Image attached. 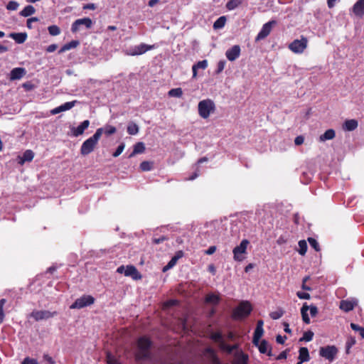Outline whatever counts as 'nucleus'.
<instances>
[{"label":"nucleus","instance_id":"45","mask_svg":"<svg viewBox=\"0 0 364 364\" xmlns=\"http://www.w3.org/2000/svg\"><path fill=\"white\" fill-rule=\"evenodd\" d=\"M6 300L5 299H0V323L3 322L4 318V313L3 310V307L6 304Z\"/></svg>","mask_w":364,"mask_h":364},{"label":"nucleus","instance_id":"44","mask_svg":"<svg viewBox=\"0 0 364 364\" xmlns=\"http://www.w3.org/2000/svg\"><path fill=\"white\" fill-rule=\"evenodd\" d=\"M176 259L173 257L168 262V263L163 267V272H166L173 267L176 265Z\"/></svg>","mask_w":364,"mask_h":364},{"label":"nucleus","instance_id":"60","mask_svg":"<svg viewBox=\"0 0 364 364\" xmlns=\"http://www.w3.org/2000/svg\"><path fill=\"white\" fill-rule=\"evenodd\" d=\"M289 350H285L284 351H282L277 357V360H282V359H286L287 357V352H288Z\"/></svg>","mask_w":364,"mask_h":364},{"label":"nucleus","instance_id":"53","mask_svg":"<svg viewBox=\"0 0 364 364\" xmlns=\"http://www.w3.org/2000/svg\"><path fill=\"white\" fill-rule=\"evenodd\" d=\"M296 295L301 299H309L311 298L310 294L306 292L298 291Z\"/></svg>","mask_w":364,"mask_h":364},{"label":"nucleus","instance_id":"49","mask_svg":"<svg viewBox=\"0 0 364 364\" xmlns=\"http://www.w3.org/2000/svg\"><path fill=\"white\" fill-rule=\"evenodd\" d=\"M308 241H309V242L310 245H311V247H313L316 251H317V252H318V251H319V250H320L319 245H318V242H317L315 239H314V238H312V237H309V238L308 239Z\"/></svg>","mask_w":364,"mask_h":364},{"label":"nucleus","instance_id":"29","mask_svg":"<svg viewBox=\"0 0 364 364\" xmlns=\"http://www.w3.org/2000/svg\"><path fill=\"white\" fill-rule=\"evenodd\" d=\"M35 12V8L31 5H28L20 12V15L24 17H27L31 16Z\"/></svg>","mask_w":364,"mask_h":364},{"label":"nucleus","instance_id":"6","mask_svg":"<svg viewBox=\"0 0 364 364\" xmlns=\"http://www.w3.org/2000/svg\"><path fill=\"white\" fill-rule=\"evenodd\" d=\"M95 299L90 295H84L75 300V301L70 306V309H82L85 306L92 304Z\"/></svg>","mask_w":364,"mask_h":364},{"label":"nucleus","instance_id":"2","mask_svg":"<svg viewBox=\"0 0 364 364\" xmlns=\"http://www.w3.org/2000/svg\"><path fill=\"white\" fill-rule=\"evenodd\" d=\"M151 342L146 337L139 338L137 342L138 350L135 355L137 360L148 359L151 357L149 351Z\"/></svg>","mask_w":364,"mask_h":364},{"label":"nucleus","instance_id":"32","mask_svg":"<svg viewBox=\"0 0 364 364\" xmlns=\"http://www.w3.org/2000/svg\"><path fill=\"white\" fill-rule=\"evenodd\" d=\"M127 132L131 135H135L139 132V127L134 122H129L127 126Z\"/></svg>","mask_w":364,"mask_h":364},{"label":"nucleus","instance_id":"11","mask_svg":"<svg viewBox=\"0 0 364 364\" xmlns=\"http://www.w3.org/2000/svg\"><path fill=\"white\" fill-rule=\"evenodd\" d=\"M277 22L275 21H270L265 23L258 35L256 37V41H259L260 40H262L265 38L271 32L272 26L275 25Z\"/></svg>","mask_w":364,"mask_h":364},{"label":"nucleus","instance_id":"8","mask_svg":"<svg viewBox=\"0 0 364 364\" xmlns=\"http://www.w3.org/2000/svg\"><path fill=\"white\" fill-rule=\"evenodd\" d=\"M57 315L56 311H50L47 310L42 311H33L30 314V317L35 319L36 321L41 320H47Z\"/></svg>","mask_w":364,"mask_h":364},{"label":"nucleus","instance_id":"28","mask_svg":"<svg viewBox=\"0 0 364 364\" xmlns=\"http://www.w3.org/2000/svg\"><path fill=\"white\" fill-rule=\"evenodd\" d=\"M335 137V132L333 129H328L327 131H326L324 132V134H323L322 135L320 136V141H324L326 140H330V139H332Z\"/></svg>","mask_w":364,"mask_h":364},{"label":"nucleus","instance_id":"25","mask_svg":"<svg viewBox=\"0 0 364 364\" xmlns=\"http://www.w3.org/2000/svg\"><path fill=\"white\" fill-rule=\"evenodd\" d=\"M144 150H145L144 144L143 142H137L134 146V150L132 152V154L129 156V158L133 157L136 154H141L144 151Z\"/></svg>","mask_w":364,"mask_h":364},{"label":"nucleus","instance_id":"54","mask_svg":"<svg viewBox=\"0 0 364 364\" xmlns=\"http://www.w3.org/2000/svg\"><path fill=\"white\" fill-rule=\"evenodd\" d=\"M309 310H310V314L312 317H315L318 314V308L314 305L309 306Z\"/></svg>","mask_w":364,"mask_h":364},{"label":"nucleus","instance_id":"47","mask_svg":"<svg viewBox=\"0 0 364 364\" xmlns=\"http://www.w3.org/2000/svg\"><path fill=\"white\" fill-rule=\"evenodd\" d=\"M284 314V311L282 310V309H279L278 311H273L270 314V317L272 318V319H278L279 318H281Z\"/></svg>","mask_w":364,"mask_h":364},{"label":"nucleus","instance_id":"15","mask_svg":"<svg viewBox=\"0 0 364 364\" xmlns=\"http://www.w3.org/2000/svg\"><path fill=\"white\" fill-rule=\"evenodd\" d=\"M353 14L359 17L364 16V0H358L352 8Z\"/></svg>","mask_w":364,"mask_h":364},{"label":"nucleus","instance_id":"21","mask_svg":"<svg viewBox=\"0 0 364 364\" xmlns=\"http://www.w3.org/2000/svg\"><path fill=\"white\" fill-rule=\"evenodd\" d=\"M80 45V42L76 40L71 41L70 43L65 44L58 51L59 53H64L73 48H75Z\"/></svg>","mask_w":364,"mask_h":364},{"label":"nucleus","instance_id":"18","mask_svg":"<svg viewBox=\"0 0 364 364\" xmlns=\"http://www.w3.org/2000/svg\"><path fill=\"white\" fill-rule=\"evenodd\" d=\"M90 121H83L77 128H72V132L73 136H78L83 134L84 131L89 127Z\"/></svg>","mask_w":364,"mask_h":364},{"label":"nucleus","instance_id":"20","mask_svg":"<svg viewBox=\"0 0 364 364\" xmlns=\"http://www.w3.org/2000/svg\"><path fill=\"white\" fill-rule=\"evenodd\" d=\"M9 36L18 44L23 43L27 39L26 33H11Z\"/></svg>","mask_w":364,"mask_h":364},{"label":"nucleus","instance_id":"3","mask_svg":"<svg viewBox=\"0 0 364 364\" xmlns=\"http://www.w3.org/2000/svg\"><path fill=\"white\" fill-rule=\"evenodd\" d=\"M215 108V106L213 100L210 99L202 100L198 103L199 115L203 119H207L210 113L214 112Z\"/></svg>","mask_w":364,"mask_h":364},{"label":"nucleus","instance_id":"22","mask_svg":"<svg viewBox=\"0 0 364 364\" xmlns=\"http://www.w3.org/2000/svg\"><path fill=\"white\" fill-rule=\"evenodd\" d=\"M299 359L301 360V362H307L310 360V356L309 353V350L306 347H301L299 350Z\"/></svg>","mask_w":364,"mask_h":364},{"label":"nucleus","instance_id":"57","mask_svg":"<svg viewBox=\"0 0 364 364\" xmlns=\"http://www.w3.org/2000/svg\"><path fill=\"white\" fill-rule=\"evenodd\" d=\"M80 24L77 22V19L72 24L71 31L73 33H76L79 30Z\"/></svg>","mask_w":364,"mask_h":364},{"label":"nucleus","instance_id":"27","mask_svg":"<svg viewBox=\"0 0 364 364\" xmlns=\"http://www.w3.org/2000/svg\"><path fill=\"white\" fill-rule=\"evenodd\" d=\"M264 333V329L257 328L255 330L252 343L254 345H258V342Z\"/></svg>","mask_w":364,"mask_h":364},{"label":"nucleus","instance_id":"52","mask_svg":"<svg viewBox=\"0 0 364 364\" xmlns=\"http://www.w3.org/2000/svg\"><path fill=\"white\" fill-rule=\"evenodd\" d=\"M21 364H38V362L36 359L26 357L23 359Z\"/></svg>","mask_w":364,"mask_h":364},{"label":"nucleus","instance_id":"10","mask_svg":"<svg viewBox=\"0 0 364 364\" xmlns=\"http://www.w3.org/2000/svg\"><path fill=\"white\" fill-rule=\"evenodd\" d=\"M152 46H148L144 43L136 46L133 48H129L125 51V53L128 55H141L146 53L147 50L151 49Z\"/></svg>","mask_w":364,"mask_h":364},{"label":"nucleus","instance_id":"64","mask_svg":"<svg viewBox=\"0 0 364 364\" xmlns=\"http://www.w3.org/2000/svg\"><path fill=\"white\" fill-rule=\"evenodd\" d=\"M96 9V5L95 4H88L83 6V9H90L95 10Z\"/></svg>","mask_w":364,"mask_h":364},{"label":"nucleus","instance_id":"41","mask_svg":"<svg viewBox=\"0 0 364 364\" xmlns=\"http://www.w3.org/2000/svg\"><path fill=\"white\" fill-rule=\"evenodd\" d=\"M211 338L215 341L219 343V346L221 345L222 343L224 342V340L223 338V336L220 333L216 332L213 333L211 335Z\"/></svg>","mask_w":364,"mask_h":364},{"label":"nucleus","instance_id":"40","mask_svg":"<svg viewBox=\"0 0 364 364\" xmlns=\"http://www.w3.org/2000/svg\"><path fill=\"white\" fill-rule=\"evenodd\" d=\"M48 30L51 36H58L60 33V28L55 25L48 26Z\"/></svg>","mask_w":364,"mask_h":364},{"label":"nucleus","instance_id":"59","mask_svg":"<svg viewBox=\"0 0 364 364\" xmlns=\"http://www.w3.org/2000/svg\"><path fill=\"white\" fill-rule=\"evenodd\" d=\"M304 139L302 136H298L294 139V143L296 145H301L304 143Z\"/></svg>","mask_w":364,"mask_h":364},{"label":"nucleus","instance_id":"9","mask_svg":"<svg viewBox=\"0 0 364 364\" xmlns=\"http://www.w3.org/2000/svg\"><path fill=\"white\" fill-rule=\"evenodd\" d=\"M249 241L247 240H243L240 242V245L235 247L233 249L234 259L237 261H242L243 259L242 254L246 252L247 245Z\"/></svg>","mask_w":364,"mask_h":364},{"label":"nucleus","instance_id":"5","mask_svg":"<svg viewBox=\"0 0 364 364\" xmlns=\"http://www.w3.org/2000/svg\"><path fill=\"white\" fill-rule=\"evenodd\" d=\"M308 40L306 37L301 36L300 40H294L289 45V48L295 53H301L306 48Z\"/></svg>","mask_w":364,"mask_h":364},{"label":"nucleus","instance_id":"7","mask_svg":"<svg viewBox=\"0 0 364 364\" xmlns=\"http://www.w3.org/2000/svg\"><path fill=\"white\" fill-rule=\"evenodd\" d=\"M338 353V350L334 346H328L326 347H321L319 350V354L321 356L332 362L336 355Z\"/></svg>","mask_w":364,"mask_h":364},{"label":"nucleus","instance_id":"37","mask_svg":"<svg viewBox=\"0 0 364 364\" xmlns=\"http://www.w3.org/2000/svg\"><path fill=\"white\" fill-rule=\"evenodd\" d=\"M77 22L80 23V26L84 25L87 28H90L92 26V21L90 18H84L77 19Z\"/></svg>","mask_w":364,"mask_h":364},{"label":"nucleus","instance_id":"24","mask_svg":"<svg viewBox=\"0 0 364 364\" xmlns=\"http://www.w3.org/2000/svg\"><path fill=\"white\" fill-rule=\"evenodd\" d=\"M34 157V153L31 150H26L23 156L20 158L19 164L23 165L26 161H31Z\"/></svg>","mask_w":364,"mask_h":364},{"label":"nucleus","instance_id":"62","mask_svg":"<svg viewBox=\"0 0 364 364\" xmlns=\"http://www.w3.org/2000/svg\"><path fill=\"white\" fill-rule=\"evenodd\" d=\"M58 48V46L56 44H51L48 46L46 48V51L48 53L54 52Z\"/></svg>","mask_w":364,"mask_h":364},{"label":"nucleus","instance_id":"1","mask_svg":"<svg viewBox=\"0 0 364 364\" xmlns=\"http://www.w3.org/2000/svg\"><path fill=\"white\" fill-rule=\"evenodd\" d=\"M102 134V129H97L93 136L85 140L80 148L81 154L86 156L93 151Z\"/></svg>","mask_w":364,"mask_h":364},{"label":"nucleus","instance_id":"46","mask_svg":"<svg viewBox=\"0 0 364 364\" xmlns=\"http://www.w3.org/2000/svg\"><path fill=\"white\" fill-rule=\"evenodd\" d=\"M18 6L19 4L18 2L15 1H11L6 5V9L10 11H16L18 9Z\"/></svg>","mask_w":364,"mask_h":364},{"label":"nucleus","instance_id":"30","mask_svg":"<svg viewBox=\"0 0 364 364\" xmlns=\"http://www.w3.org/2000/svg\"><path fill=\"white\" fill-rule=\"evenodd\" d=\"M345 129L348 131H353L358 127V122L355 119L346 120L345 124Z\"/></svg>","mask_w":364,"mask_h":364},{"label":"nucleus","instance_id":"51","mask_svg":"<svg viewBox=\"0 0 364 364\" xmlns=\"http://www.w3.org/2000/svg\"><path fill=\"white\" fill-rule=\"evenodd\" d=\"M107 364H119L115 358L109 353L107 354Z\"/></svg>","mask_w":364,"mask_h":364},{"label":"nucleus","instance_id":"16","mask_svg":"<svg viewBox=\"0 0 364 364\" xmlns=\"http://www.w3.org/2000/svg\"><path fill=\"white\" fill-rule=\"evenodd\" d=\"M26 70L23 68H14L10 73V80H20L26 75Z\"/></svg>","mask_w":364,"mask_h":364},{"label":"nucleus","instance_id":"19","mask_svg":"<svg viewBox=\"0 0 364 364\" xmlns=\"http://www.w3.org/2000/svg\"><path fill=\"white\" fill-rule=\"evenodd\" d=\"M357 300H342L340 303V309L346 312H348L353 309L354 306L357 305Z\"/></svg>","mask_w":364,"mask_h":364},{"label":"nucleus","instance_id":"31","mask_svg":"<svg viewBox=\"0 0 364 364\" xmlns=\"http://www.w3.org/2000/svg\"><path fill=\"white\" fill-rule=\"evenodd\" d=\"M226 22L225 16L219 17L213 23L214 29H220L224 27Z\"/></svg>","mask_w":364,"mask_h":364},{"label":"nucleus","instance_id":"12","mask_svg":"<svg viewBox=\"0 0 364 364\" xmlns=\"http://www.w3.org/2000/svg\"><path fill=\"white\" fill-rule=\"evenodd\" d=\"M240 47L237 45L232 46L231 48L228 49L225 53V55L230 61H234L235 60H236L240 56Z\"/></svg>","mask_w":364,"mask_h":364},{"label":"nucleus","instance_id":"23","mask_svg":"<svg viewBox=\"0 0 364 364\" xmlns=\"http://www.w3.org/2000/svg\"><path fill=\"white\" fill-rule=\"evenodd\" d=\"M208 66V61L206 60H203L198 62L196 64L193 65V77H196L197 75V70L198 69H205Z\"/></svg>","mask_w":364,"mask_h":364},{"label":"nucleus","instance_id":"61","mask_svg":"<svg viewBox=\"0 0 364 364\" xmlns=\"http://www.w3.org/2000/svg\"><path fill=\"white\" fill-rule=\"evenodd\" d=\"M287 339V336H282L280 335H278L276 338V341L278 343L284 344L285 342V340Z\"/></svg>","mask_w":364,"mask_h":364},{"label":"nucleus","instance_id":"33","mask_svg":"<svg viewBox=\"0 0 364 364\" xmlns=\"http://www.w3.org/2000/svg\"><path fill=\"white\" fill-rule=\"evenodd\" d=\"M205 301H206V302L210 303V304H217L220 301V298H219V296H218L216 294H210L207 295V296L205 298Z\"/></svg>","mask_w":364,"mask_h":364},{"label":"nucleus","instance_id":"55","mask_svg":"<svg viewBox=\"0 0 364 364\" xmlns=\"http://www.w3.org/2000/svg\"><path fill=\"white\" fill-rule=\"evenodd\" d=\"M225 65V61H224V60L219 61L218 63L216 73L218 74V73H221L223 70Z\"/></svg>","mask_w":364,"mask_h":364},{"label":"nucleus","instance_id":"58","mask_svg":"<svg viewBox=\"0 0 364 364\" xmlns=\"http://www.w3.org/2000/svg\"><path fill=\"white\" fill-rule=\"evenodd\" d=\"M355 343H356V341L354 337H349L348 338L346 346H347L348 347H352L353 346H354L355 344Z\"/></svg>","mask_w":364,"mask_h":364},{"label":"nucleus","instance_id":"13","mask_svg":"<svg viewBox=\"0 0 364 364\" xmlns=\"http://www.w3.org/2000/svg\"><path fill=\"white\" fill-rule=\"evenodd\" d=\"M77 101L76 100H74V101H72V102H65L64 103L63 105L52 109L50 111V113L52 114H57L61 112H64V111H67V110H69L71 108H73L75 105L76 104Z\"/></svg>","mask_w":364,"mask_h":364},{"label":"nucleus","instance_id":"34","mask_svg":"<svg viewBox=\"0 0 364 364\" xmlns=\"http://www.w3.org/2000/svg\"><path fill=\"white\" fill-rule=\"evenodd\" d=\"M236 360L238 364H247L248 356L242 352L239 353L236 355Z\"/></svg>","mask_w":364,"mask_h":364},{"label":"nucleus","instance_id":"63","mask_svg":"<svg viewBox=\"0 0 364 364\" xmlns=\"http://www.w3.org/2000/svg\"><path fill=\"white\" fill-rule=\"evenodd\" d=\"M216 251L215 246H210L207 250H205V254L210 255H213Z\"/></svg>","mask_w":364,"mask_h":364},{"label":"nucleus","instance_id":"56","mask_svg":"<svg viewBox=\"0 0 364 364\" xmlns=\"http://www.w3.org/2000/svg\"><path fill=\"white\" fill-rule=\"evenodd\" d=\"M38 21V18L36 17H32L27 20L26 26L28 28H32L33 22H36Z\"/></svg>","mask_w":364,"mask_h":364},{"label":"nucleus","instance_id":"42","mask_svg":"<svg viewBox=\"0 0 364 364\" xmlns=\"http://www.w3.org/2000/svg\"><path fill=\"white\" fill-rule=\"evenodd\" d=\"M314 333L311 331H308L305 332L303 335V337L299 339V341H311L313 339Z\"/></svg>","mask_w":364,"mask_h":364},{"label":"nucleus","instance_id":"43","mask_svg":"<svg viewBox=\"0 0 364 364\" xmlns=\"http://www.w3.org/2000/svg\"><path fill=\"white\" fill-rule=\"evenodd\" d=\"M220 348L223 350H225L226 352L230 353L232 352V350L236 348L235 346H230L227 344L225 341L221 343L220 346Z\"/></svg>","mask_w":364,"mask_h":364},{"label":"nucleus","instance_id":"4","mask_svg":"<svg viewBox=\"0 0 364 364\" xmlns=\"http://www.w3.org/2000/svg\"><path fill=\"white\" fill-rule=\"evenodd\" d=\"M252 311V306L248 301H242L233 311V317L236 319L247 317Z\"/></svg>","mask_w":364,"mask_h":364},{"label":"nucleus","instance_id":"48","mask_svg":"<svg viewBox=\"0 0 364 364\" xmlns=\"http://www.w3.org/2000/svg\"><path fill=\"white\" fill-rule=\"evenodd\" d=\"M152 165L149 161H143L140 164V168L144 171H150L151 169Z\"/></svg>","mask_w":364,"mask_h":364},{"label":"nucleus","instance_id":"39","mask_svg":"<svg viewBox=\"0 0 364 364\" xmlns=\"http://www.w3.org/2000/svg\"><path fill=\"white\" fill-rule=\"evenodd\" d=\"M183 95L181 88L171 89L168 92V95L171 97H181Z\"/></svg>","mask_w":364,"mask_h":364},{"label":"nucleus","instance_id":"50","mask_svg":"<svg viewBox=\"0 0 364 364\" xmlns=\"http://www.w3.org/2000/svg\"><path fill=\"white\" fill-rule=\"evenodd\" d=\"M124 147H125V144L124 143H122L117 149V150L113 153L112 156L114 157H117L119 156L122 153V151H124Z\"/></svg>","mask_w":364,"mask_h":364},{"label":"nucleus","instance_id":"17","mask_svg":"<svg viewBox=\"0 0 364 364\" xmlns=\"http://www.w3.org/2000/svg\"><path fill=\"white\" fill-rule=\"evenodd\" d=\"M124 275L127 277H131L134 279H139L141 278V276L139 273L136 268L132 265L126 267V270L124 271Z\"/></svg>","mask_w":364,"mask_h":364},{"label":"nucleus","instance_id":"26","mask_svg":"<svg viewBox=\"0 0 364 364\" xmlns=\"http://www.w3.org/2000/svg\"><path fill=\"white\" fill-rule=\"evenodd\" d=\"M309 311V306L306 303L303 304V306L301 309V314L302 316V320L305 323L309 324L310 323V318L309 317L307 311Z\"/></svg>","mask_w":364,"mask_h":364},{"label":"nucleus","instance_id":"38","mask_svg":"<svg viewBox=\"0 0 364 364\" xmlns=\"http://www.w3.org/2000/svg\"><path fill=\"white\" fill-rule=\"evenodd\" d=\"M299 250H298L299 253L301 255H304L307 250V244L305 240H300L299 242Z\"/></svg>","mask_w":364,"mask_h":364},{"label":"nucleus","instance_id":"14","mask_svg":"<svg viewBox=\"0 0 364 364\" xmlns=\"http://www.w3.org/2000/svg\"><path fill=\"white\" fill-rule=\"evenodd\" d=\"M261 353H267L268 356H272V348L269 343L266 340L258 342V345H255Z\"/></svg>","mask_w":364,"mask_h":364},{"label":"nucleus","instance_id":"36","mask_svg":"<svg viewBox=\"0 0 364 364\" xmlns=\"http://www.w3.org/2000/svg\"><path fill=\"white\" fill-rule=\"evenodd\" d=\"M101 129H102V133H105L107 135H111L116 132L117 129L111 125H106L104 127H101Z\"/></svg>","mask_w":364,"mask_h":364},{"label":"nucleus","instance_id":"35","mask_svg":"<svg viewBox=\"0 0 364 364\" xmlns=\"http://www.w3.org/2000/svg\"><path fill=\"white\" fill-rule=\"evenodd\" d=\"M242 2V0H230L226 4V7L228 10H233L240 5Z\"/></svg>","mask_w":364,"mask_h":364}]
</instances>
